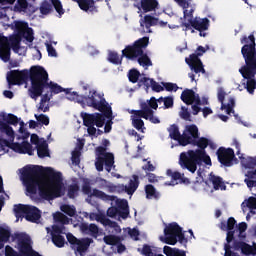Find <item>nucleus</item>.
I'll list each match as a JSON object with an SVG mask.
<instances>
[{
    "label": "nucleus",
    "instance_id": "nucleus-35",
    "mask_svg": "<svg viewBox=\"0 0 256 256\" xmlns=\"http://www.w3.org/2000/svg\"><path fill=\"white\" fill-rule=\"evenodd\" d=\"M53 217H54V222H57L60 226H65V224H69L70 222L69 216H66L63 210L62 212L60 211L54 212Z\"/></svg>",
    "mask_w": 256,
    "mask_h": 256
},
{
    "label": "nucleus",
    "instance_id": "nucleus-8",
    "mask_svg": "<svg viewBox=\"0 0 256 256\" xmlns=\"http://www.w3.org/2000/svg\"><path fill=\"white\" fill-rule=\"evenodd\" d=\"M110 146V140L108 138H103L102 146H97L96 148V160L95 166L98 172H103L104 164L107 172H111L114 164H115V156L113 152H107V148Z\"/></svg>",
    "mask_w": 256,
    "mask_h": 256
},
{
    "label": "nucleus",
    "instance_id": "nucleus-17",
    "mask_svg": "<svg viewBox=\"0 0 256 256\" xmlns=\"http://www.w3.org/2000/svg\"><path fill=\"white\" fill-rule=\"evenodd\" d=\"M147 46H149V37L144 36L143 38H139V48L141 52L138 56V63L140 66H153L151 58L144 52V48H147Z\"/></svg>",
    "mask_w": 256,
    "mask_h": 256
},
{
    "label": "nucleus",
    "instance_id": "nucleus-47",
    "mask_svg": "<svg viewBox=\"0 0 256 256\" xmlns=\"http://www.w3.org/2000/svg\"><path fill=\"white\" fill-rule=\"evenodd\" d=\"M247 82H246V90L249 92V94H254L255 90H256V80L254 78V76H250V78H246Z\"/></svg>",
    "mask_w": 256,
    "mask_h": 256
},
{
    "label": "nucleus",
    "instance_id": "nucleus-36",
    "mask_svg": "<svg viewBox=\"0 0 256 256\" xmlns=\"http://www.w3.org/2000/svg\"><path fill=\"white\" fill-rule=\"evenodd\" d=\"M146 198H160L161 194L157 191V188L150 182L145 185Z\"/></svg>",
    "mask_w": 256,
    "mask_h": 256
},
{
    "label": "nucleus",
    "instance_id": "nucleus-4",
    "mask_svg": "<svg viewBox=\"0 0 256 256\" xmlns=\"http://www.w3.org/2000/svg\"><path fill=\"white\" fill-rule=\"evenodd\" d=\"M242 46V56L246 62V66L240 68V74H242L243 78H251V76H255L256 71V39L254 34H250V36H243L241 38Z\"/></svg>",
    "mask_w": 256,
    "mask_h": 256
},
{
    "label": "nucleus",
    "instance_id": "nucleus-6",
    "mask_svg": "<svg viewBox=\"0 0 256 256\" xmlns=\"http://www.w3.org/2000/svg\"><path fill=\"white\" fill-rule=\"evenodd\" d=\"M93 193L104 200L105 202H110L115 200V206H110L107 209V216L114 218L115 216L119 215L121 218H128L130 210H129V203L127 198H118L114 194H107L103 190H94Z\"/></svg>",
    "mask_w": 256,
    "mask_h": 256
},
{
    "label": "nucleus",
    "instance_id": "nucleus-45",
    "mask_svg": "<svg viewBox=\"0 0 256 256\" xmlns=\"http://www.w3.org/2000/svg\"><path fill=\"white\" fill-rule=\"evenodd\" d=\"M108 60L109 62H111L112 64H122L123 62V51H122V56L120 58L118 52H109L108 54Z\"/></svg>",
    "mask_w": 256,
    "mask_h": 256
},
{
    "label": "nucleus",
    "instance_id": "nucleus-3",
    "mask_svg": "<svg viewBox=\"0 0 256 256\" xmlns=\"http://www.w3.org/2000/svg\"><path fill=\"white\" fill-rule=\"evenodd\" d=\"M30 78L31 86L28 90L30 98L37 100L48 88L49 74L43 66H31L29 70H10L7 81L10 85L25 84Z\"/></svg>",
    "mask_w": 256,
    "mask_h": 256
},
{
    "label": "nucleus",
    "instance_id": "nucleus-38",
    "mask_svg": "<svg viewBox=\"0 0 256 256\" xmlns=\"http://www.w3.org/2000/svg\"><path fill=\"white\" fill-rule=\"evenodd\" d=\"M147 102H141L140 103V110H132V113L134 114V116L138 117V118H145L147 120Z\"/></svg>",
    "mask_w": 256,
    "mask_h": 256
},
{
    "label": "nucleus",
    "instance_id": "nucleus-43",
    "mask_svg": "<svg viewBox=\"0 0 256 256\" xmlns=\"http://www.w3.org/2000/svg\"><path fill=\"white\" fill-rule=\"evenodd\" d=\"M51 2L52 8L54 7V10L58 13V17L62 18L65 14V8L63 7L61 0H51Z\"/></svg>",
    "mask_w": 256,
    "mask_h": 256
},
{
    "label": "nucleus",
    "instance_id": "nucleus-58",
    "mask_svg": "<svg viewBox=\"0 0 256 256\" xmlns=\"http://www.w3.org/2000/svg\"><path fill=\"white\" fill-rule=\"evenodd\" d=\"M184 18H189L188 20V23H185L184 26L186 28H191V24H190V20H195V18H193V14H194V8H191L189 11H188V8H184Z\"/></svg>",
    "mask_w": 256,
    "mask_h": 256
},
{
    "label": "nucleus",
    "instance_id": "nucleus-12",
    "mask_svg": "<svg viewBox=\"0 0 256 256\" xmlns=\"http://www.w3.org/2000/svg\"><path fill=\"white\" fill-rule=\"evenodd\" d=\"M205 52L206 48H204V46H198L193 54H190L188 58H185L186 64H188L191 70H194L195 74H199L200 72H202V74L206 73L204 64L200 58Z\"/></svg>",
    "mask_w": 256,
    "mask_h": 256
},
{
    "label": "nucleus",
    "instance_id": "nucleus-51",
    "mask_svg": "<svg viewBox=\"0 0 256 256\" xmlns=\"http://www.w3.org/2000/svg\"><path fill=\"white\" fill-rule=\"evenodd\" d=\"M142 255H144V256H165L164 254H155V252H153V248H151L150 244H143Z\"/></svg>",
    "mask_w": 256,
    "mask_h": 256
},
{
    "label": "nucleus",
    "instance_id": "nucleus-40",
    "mask_svg": "<svg viewBox=\"0 0 256 256\" xmlns=\"http://www.w3.org/2000/svg\"><path fill=\"white\" fill-rule=\"evenodd\" d=\"M3 121L7 126H10V124H13L14 126H17L19 123V118L15 114H3L2 115Z\"/></svg>",
    "mask_w": 256,
    "mask_h": 256
},
{
    "label": "nucleus",
    "instance_id": "nucleus-63",
    "mask_svg": "<svg viewBox=\"0 0 256 256\" xmlns=\"http://www.w3.org/2000/svg\"><path fill=\"white\" fill-rule=\"evenodd\" d=\"M108 192H124V184H110L108 186Z\"/></svg>",
    "mask_w": 256,
    "mask_h": 256
},
{
    "label": "nucleus",
    "instance_id": "nucleus-30",
    "mask_svg": "<svg viewBox=\"0 0 256 256\" xmlns=\"http://www.w3.org/2000/svg\"><path fill=\"white\" fill-rule=\"evenodd\" d=\"M210 181L212 182L215 190H226L227 186L222 178V176H216L215 174H210Z\"/></svg>",
    "mask_w": 256,
    "mask_h": 256
},
{
    "label": "nucleus",
    "instance_id": "nucleus-23",
    "mask_svg": "<svg viewBox=\"0 0 256 256\" xmlns=\"http://www.w3.org/2000/svg\"><path fill=\"white\" fill-rule=\"evenodd\" d=\"M189 22L191 27L194 28V30H198V32L200 33V36H203V32L208 30L210 26L209 18H202V19L194 18V20H189Z\"/></svg>",
    "mask_w": 256,
    "mask_h": 256
},
{
    "label": "nucleus",
    "instance_id": "nucleus-5",
    "mask_svg": "<svg viewBox=\"0 0 256 256\" xmlns=\"http://www.w3.org/2000/svg\"><path fill=\"white\" fill-rule=\"evenodd\" d=\"M0 130L12 139L10 142V140H7L6 138H0V149L3 150V152H8V147L19 154H29L30 156L34 154L33 146L28 140H23L21 143L14 142L15 132L12 126H8L5 122H2V120H0Z\"/></svg>",
    "mask_w": 256,
    "mask_h": 256
},
{
    "label": "nucleus",
    "instance_id": "nucleus-62",
    "mask_svg": "<svg viewBox=\"0 0 256 256\" xmlns=\"http://www.w3.org/2000/svg\"><path fill=\"white\" fill-rule=\"evenodd\" d=\"M11 47L14 52H19L20 50V40L17 36H11L10 38Z\"/></svg>",
    "mask_w": 256,
    "mask_h": 256
},
{
    "label": "nucleus",
    "instance_id": "nucleus-10",
    "mask_svg": "<svg viewBox=\"0 0 256 256\" xmlns=\"http://www.w3.org/2000/svg\"><path fill=\"white\" fill-rule=\"evenodd\" d=\"M81 116L83 118L84 126H87V132L90 136H95L97 134V128L95 126H104L106 118L104 114L100 112H94L89 114L88 112H82Z\"/></svg>",
    "mask_w": 256,
    "mask_h": 256
},
{
    "label": "nucleus",
    "instance_id": "nucleus-54",
    "mask_svg": "<svg viewBox=\"0 0 256 256\" xmlns=\"http://www.w3.org/2000/svg\"><path fill=\"white\" fill-rule=\"evenodd\" d=\"M146 120H150V122H152L153 124H159V122H161V120H159V118L157 116H155L154 110H151V108H149V104H147Z\"/></svg>",
    "mask_w": 256,
    "mask_h": 256
},
{
    "label": "nucleus",
    "instance_id": "nucleus-31",
    "mask_svg": "<svg viewBox=\"0 0 256 256\" xmlns=\"http://www.w3.org/2000/svg\"><path fill=\"white\" fill-rule=\"evenodd\" d=\"M163 253L166 256H187L186 250H180V248H172V246H164Z\"/></svg>",
    "mask_w": 256,
    "mask_h": 256
},
{
    "label": "nucleus",
    "instance_id": "nucleus-29",
    "mask_svg": "<svg viewBox=\"0 0 256 256\" xmlns=\"http://www.w3.org/2000/svg\"><path fill=\"white\" fill-rule=\"evenodd\" d=\"M181 100L188 105H192L195 101V90L190 88H185V90L182 91L181 94Z\"/></svg>",
    "mask_w": 256,
    "mask_h": 256
},
{
    "label": "nucleus",
    "instance_id": "nucleus-39",
    "mask_svg": "<svg viewBox=\"0 0 256 256\" xmlns=\"http://www.w3.org/2000/svg\"><path fill=\"white\" fill-rule=\"evenodd\" d=\"M53 12V4L52 2H48V0H43V2L40 4V14H43L44 16H47L48 14H51Z\"/></svg>",
    "mask_w": 256,
    "mask_h": 256
},
{
    "label": "nucleus",
    "instance_id": "nucleus-44",
    "mask_svg": "<svg viewBox=\"0 0 256 256\" xmlns=\"http://www.w3.org/2000/svg\"><path fill=\"white\" fill-rule=\"evenodd\" d=\"M201 104H202L201 98H200L199 94H197L195 92V99H194V102L192 104V113L194 115H197V114H199V112H201Z\"/></svg>",
    "mask_w": 256,
    "mask_h": 256
},
{
    "label": "nucleus",
    "instance_id": "nucleus-16",
    "mask_svg": "<svg viewBox=\"0 0 256 256\" xmlns=\"http://www.w3.org/2000/svg\"><path fill=\"white\" fill-rule=\"evenodd\" d=\"M218 160L224 166H232L233 160L235 158V153L233 148H225L220 146L217 150Z\"/></svg>",
    "mask_w": 256,
    "mask_h": 256
},
{
    "label": "nucleus",
    "instance_id": "nucleus-52",
    "mask_svg": "<svg viewBox=\"0 0 256 256\" xmlns=\"http://www.w3.org/2000/svg\"><path fill=\"white\" fill-rule=\"evenodd\" d=\"M139 76H141V72L139 70L133 68L132 70H129L128 72V78L129 81L135 84L139 80Z\"/></svg>",
    "mask_w": 256,
    "mask_h": 256
},
{
    "label": "nucleus",
    "instance_id": "nucleus-53",
    "mask_svg": "<svg viewBox=\"0 0 256 256\" xmlns=\"http://www.w3.org/2000/svg\"><path fill=\"white\" fill-rule=\"evenodd\" d=\"M25 24H26L27 26H25V29H24V38H25L28 42H33V40H34V31H33V28H30V27H29L28 22H25Z\"/></svg>",
    "mask_w": 256,
    "mask_h": 256
},
{
    "label": "nucleus",
    "instance_id": "nucleus-24",
    "mask_svg": "<svg viewBox=\"0 0 256 256\" xmlns=\"http://www.w3.org/2000/svg\"><path fill=\"white\" fill-rule=\"evenodd\" d=\"M101 0H97L100 2ZM77 2L79 8L84 10V12H91V14H95L98 12V7L95 4V0H74Z\"/></svg>",
    "mask_w": 256,
    "mask_h": 256
},
{
    "label": "nucleus",
    "instance_id": "nucleus-46",
    "mask_svg": "<svg viewBox=\"0 0 256 256\" xmlns=\"http://www.w3.org/2000/svg\"><path fill=\"white\" fill-rule=\"evenodd\" d=\"M28 6H29L28 0H17L16 4L14 6V10L16 12H26Z\"/></svg>",
    "mask_w": 256,
    "mask_h": 256
},
{
    "label": "nucleus",
    "instance_id": "nucleus-34",
    "mask_svg": "<svg viewBox=\"0 0 256 256\" xmlns=\"http://www.w3.org/2000/svg\"><path fill=\"white\" fill-rule=\"evenodd\" d=\"M159 6L158 0H141V8L144 12H152Z\"/></svg>",
    "mask_w": 256,
    "mask_h": 256
},
{
    "label": "nucleus",
    "instance_id": "nucleus-22",
    "mask_svg": "<svg viewBox=\"0 0 256 256\" xmlns=\"http://www.w3.org/2000/svg\"><path fill=\"white\" fill-rule=\"evenodd\" d=\"M103 241L106 245H118V253H124V251H126L125 244H121V238L120 236H116V234H107V236L103 237Z\"/></svg>",
    "mask_w": 256,
    "mask_h": 256
},
{
    "label": "nucleus",
    "instance_id": "nucleus-7",
    "mask_svg": "<svg viewBox=\"0 0 256 256\" xmlns=\"http://www.w3.org/2000/svg\"><path fill=\"white\" fill-rule=\"evenodd\" d=\"M90 96H79L78 102H86L87 106H91L96 110H99L100 114H103L104 118H112L113 110L109 102H107L104 94H100L97 90H90Z\"/></svg>",
    "mask_w": 256,
    "mask_h": 256
},
{
    "label": "nucleus",
    "instance_id": "nucleus-21",
    "mask_svg": "<svg viewBox=\"0 0 256 256\" xmlns=\"http://www.w3.org/2000/svg\"><path fill=\"white\" fill-rule=\"evenodd\" d=\"M0 58L4 62H9L11 58V46L9 38L0 34Z\"/></svg>",
    "mask_w": 256,
    "mask_h": 256
},
{
    "label": "nucleus",
    "instance_id": "nucleus-13",
    "mask_svg": "<svg viewBox=\"0 0 256 256\" xmlns=\"http://www.w3.org/2000/svg\"><path fill=\"white\" fill-rule=\"evenodd\" d=\"M19 240L20 253L25 256H43L39 254L37 250H33V246L30 244V238L28 236H24V234H20V232H15L12 234V241Z\"/></svg>",
    "mask_w": 256,
    "mask_h": 256
},
{
    "label": "nucleus",
    "instance_id": "nucleus-14",
    "mask_svg": "<svg viewBox=\"0 0 256 256\" xmlns=\"http://www.w3.org/2000/svg\"><path fill=\"white\" fill-rule=\"evenodd\" d=\"M178 231V222H170V224L164 228L165 237L162 238V241L166 243V247H168L167 245H176V243H178Z\"/></svg>",
    "mask_w": 256,
    "mask_h": 256
},
{
    "label": "nucleus",
    "instance_id": "nucleus-2",
    "mask_svg": "<svg viewBox=\"0 0 256 256\" xmlns=\"http://www.w3.org/2000/svg\"><path fill=\"white\" fill-rule=\"evenodd\" d=\"M189 130L193 136V146H198V148L181 152L179 164L181 168H187V170L194 173L197 170V166L203 164V162L207 165L212 164L211 157L207 154L206 148L209 146L212 150H216L217 144L206 136L200 137L199 128L196 124H192Z\"/></svg>",
    "mask_w": 256,
    "mask_h": 256
},
{
    "label": "nucleus",
    "instance_id": "nucleus-26",
    "mask_svg": "<svg viewBox=\"0 0 256 256\" xmlns=\"http://www.w3.org/2000/svg\"><path fill=\"white\" fill-rule=\"evenodd\" d=\"M11 237V228L0 226V249H4L5 243H9Z\"/></svg>",
    "mask_w": 256,
    "mask_h": 256
},
{
    "label": "nucleus",
    "instance_id": "nucleus-20",
    "mask_svg": "<svg viewBox=\"0 0 256 256\" xmlns=\"http://www.w3.org/2000/svg\"><path fill=\"white\" fill-rule=\"evenodd\" d=\"M80 231L83 235H90L93 239H98L101 235L98 224H95L94 222H91L90 224L89 222H81Z\"/></svg>",
    "mask_w": 256,
    "mask_h": 256
},
{
    "label": "nucleus",
    "instance_id": "nucleus-11",
    "mask_svg": "<svg viewBox=\"0 0 256 256\" xmlns=\"http://www.w3.org/2000/svg\"><path fill=\"white\" fill-rule=\"evenodd\" d=\"M192 124L186 126L184 132L181 134L179 126L177 124H171L168 128L169 137L173 140H177L181 146H187L192 144L194 146V136L190 132V127Z\"/></svg>",
    "mask_w": 256,
    "mask_h": 256
},
{
    "label": "nucleus",
    "instance_id": "nucleus-25",
    "mask_svg": "<svg viewBox=\"0 0 256 256\" xmlns=\"http://www.w3.org/2000/svg\"><path fill=\"white\" fill-rule=\"evenodd\" d=\"M140 180L138 174H132V178L129 180V184H123V192H127V194H134V192L139 188Z\"/></svg>",
    "mask_w": 256,
    "mask_h": 256
},
{
    "label": "nucleus",
    "instance_id": "nucleus-28",
    "mask_svg": "<svg viewBox=\"0 0 256 256\" xmlns=\"http://www.w3.org/2000/svg\"><path fill=\"white\" fill-rule=\"evenodd\" d=\"M91 243H94L93 238H82V240H79L77 238V251L82 255V253H86L88 251Z\"/></svg>",
    "mask_w": 256,
    "mask_h": 256
},
{
    "label": "nucleus",
    "instance_id": "nucleus-64",
    "mask_svg": "<svg viewBox=\"0 0 256 256\" xmlns=\"http://www.w3.org/2000/svg\"><path fill=\"white\" fill-rule=\"evenodd\" d=\"M78 190H79L78 184H70V186L68 187L69 198H75Z\"/></svg>",
    "mask_w": 256,
    "mask_h": 256
},
{
    "label": "nucleus",
    "instance_id": "nucleus-37",
    "mask_svg": "<svg viewBox=\"0 0 256 256\" xmlns=\"http://www.w3.org/2000/svg\"><path fill=\"white\" fill-rule=\"evenodd\" d=\"M242 255L255 256L256 255V244L251 246V244H248V242H244V240H242Z\"/></svg>",
    "mask_w": 256,
    "mask_h": 256
},
{
    "label": "nucleus",
    "instance_id": "nucleus-9",
    "mask_svg": "<svg viewBox=\"0 0 256 256\" xmlns=\"http://www.w3.org/2000/svg\"><path fill=\"white\" fill-rule=\"evenodd\" d=\"M13 210L17 220L25 216L26 220H30V222H38L41 218V210L37 206L30 204H14Z\"/></svg>",
    "mask_w": 256,
    "mask_h": 256
},
{
    "label": "nucleus",
    "instance_id": "nucleus-56",
    "mask_svg": "<svg viewBox=\"0 0 256 256\" xmlns=\"http://www.w3.org/2000/svg\"><path fill=\"white\" fill-rule=\"evenodd\" d=\"M61 210L65 213L66 216L67 214L68 216H75L77 212L75 206H71L70 204H62Z\"/></svg>",
    "mask_w": 256,
    "mask_h": 256
},
{
    "label": "nucleus",
    "instance_id": "nucleus-57",
    "mask_svg": "<svg viewBox=\"0 0 256 256\" xmlns=\"http://www.w3.org/2000/svg\"><path fill=\"white\" fill-rule=\"evenodd\" d=\"M177 241H179L181 245H186V243H188V240L183 232V228L180 226V224H178Z\"/></svg>",
    "mask_w": 256,
    "mask_h": 256
},
{
    "label": "nucleus",
    "instance_id": "nucleus-33",
    "mask_svg": "<svg viewBox=\"0 0 256 256\" xmlns=\"http://www.w3.org/2000/svg\"><path fill=\"white\" fill-rule=\"evenodd\" d=\"M246 178H244V182H246V185L248 188H253L256 186V168L253 170H248L245 173Z\"/></svg>",
    "mask_w": 256,
    "mask_h": 256
},
{
    "label": "nucleus",
    "instance_id": "nucleus-50",
    "mask_svg": "<svg viewBox=\"0 0 256 256\" xmlns=\"http://www.w3.org/2000/svg\"><path fill=\"white\" fill-rule=\"evenodd\" d=\"M132 124H133L134 128H136V130H142V132H143V128L145 127V122L143 119L138 118L137 116H135V114H133Z\"/></svg>",
    "mask_w": 256,
    "mask_h": 256
},
{
    "label": "nucleus",
    "instance_id": "nucleus-60",
    "mask_svg": "<svg viewBox=\"0 0 256 256\" xmlns=\"http://www.w3.org/2000/svg\"><path fill=\"white\" fill-rule=\"evenodd\" d=\"M159 22V18H155V16H151V15H146L144 16V23L146 24V26H155L156 24H158Z\"/></svg>",
    "mask_w": 256,
    "mask_h": 256
},
{
    "label": "nucleus",
    "instance_id": "nucleus-48",
    "mask_svg": "<svg viewBox=\"0 0 256 256\" xmlns=\"http://www.w3.org/2000/svg\"><path fill=\"white\" fill-rule=\"evenodd\" d=\"M64 231H65V226H60L58 222H56V224H53L52 232H51L52 243H54V237H57L59 233H64Z\"/></svg>",
    "mask_w": 256,
    "mask_h": 256
},
{
    "label": "nucleus",
    "instance_id": "nucleus-1",
    "mask_svg": "<svg viewBox=\"0 0 256 256\" xmlns=\"http://www.w3.org/2000/svg\"><path fill=\"white\" fill-rule=\"evenodd\" d=\"M21 178L30 194H37L38 190L40 197L45 200H53L61 196L62 172H55L51 167L24 166Z\"/></svg>",
    "mask_w": 256,
    "mask_h": 256
},
{
    "label": "nucleus",
    "instance_id": "nucleus-32",
    "mask_svg": "<svg viewBox=\"0 0 256 256\" xmlns=\"http://www.w3.org/2000/svg\"><path fill=\"white\" fill-rule=\"evenodd\" d=\"M45 156H50L48 143L46 142L45 138H39L38 157L45 158Z\"/></svg>",
    "mask_w": 256,
    "mask_h": 256
},
{
    "label": "nucleus",
    "instance_id": "nucleus-61",
    "mask_svg": "<svg viewBox=\"0 0 256 256\" xmlns=\"http://www.w3.org/2000/svg\"><path fill=\"white\" fill-rule=\"evenodd\" d=\"M35 118L40 124H44L45 126H48L50 124V118L47 116V114H35Z\"/></svg>",
    "mask_w": 256,
    "mask_h": 256
},
{
    "label": "nucleus",
    "instance_id": "nucleus-41",
    "mask_svg": "<svg viewBox=\"0 0 256 256\" xmlns=\"http://www.w3.org/2000/svg\"><path fill=\"white\" fill-rule=\"evenodd\" d=\"M17 241H18V247H19V252L20 253L17 252V250H14L13 246H10V244H7L5 246V256H26L20 250L19 238H17Z\"/></svg>",
    "mask_w": 256,
    "mask_h": 256
},
{
    "label": "nucleus",
    "instance_id": "nucleus-27",
    "mask_svg": "<svg viewBox=\"0 0 256 256\" xmlns=\"http://www.w3.org/2000/svg\"><path fill=\"white\" fill-rule=\"evenodd\" d=\"M43 92H45L43 94ZM42 92V96H41V100H40V105L38 106V110H42L43 112H49L50 110V106L49 104H46V102H50L51 100V91L50 88H46V90H44ZM46 104V106H45Z\"/></svg>",
    "mask_w": 256,
    "mask_h": 256
},
{
    "label": "nucleus",
    "instance_id": "nucleus-49",
    "mask_svg": "<svg viewBox=\"0 0 256 256\" xmlns=\"http://www.w3.org/2000/svg\"><path fill=\"white\" fill-rule=\"evenodd\" d=\"M26 26H27L26 22H22V21L18 20L14 24V29L18 34H20L21 36H23L25 38Z\"/></svg>",
    "mask_w": 256,
    "mask_h": 256
},
{
    "label": "nucleus",
    "instance_id": "nucleus-18",
    "mask_svg": "<svg viewBox=\"0 0 256 256\" xmlns=\"http://www.w3.org/2000/svg\"><path fill=\"white\" fill-rule=\"evenodd\" d=\"M139 54H141L140 38L135 40L133 44H128V46L122 50V56H125L128 60L138 59L139 61Z\"/></svg>",
    "mask_w": 256,
    "mask_h": 256
},
{
    "label": "nucleus",
    "instance_id": "nucleus-59",
    "mask_svg": "<svg viewBox=\"0 0 256 256\" xmlns=\"http://www.w3.org/2000/svg\"><path fill=\"white\" fill-rule=\"evenodd\" d=\"M53 243L56 247H64L65 245V236L63 234H57L56 236L53 237Z\"/></svg>",
    "mask_w": 256,
    "mask_h": 256
},
{
    "label": "nucleus",
    "instance_id": "nucleus-55",
    "mask_svg": "<svg viewBox=\"0 0 256 256\" xmlns=\"http://www.w3.org/2000/svg\"><path fill=\"white\" fill-rule=\"evenodd\" d=\"M95 190H99V188H93L92 190L90 182H84V184L82 185V192L84 194H87L88 196H96V194H94Z\"/></svg>",
    "mask_w": 256,
    "mask_h": 256
},
{
    "label": "nucleus",
    "instance_id": "nucleus-15",
    "mask_svg": "<svg viewBox=\"0 0 256 256\" xmlns=\"http://www.w3.org/2000/svg\"><path fill=\"white\" fill-rule=\"evenodd\" d=\"M47 88L50 90V98H53V94H60V92H65L68 100H79L80 98L78 92H71L70 88H63V86L52 80H50V82L48 80Z\"/></svg>",
    "mask_w": 256,
    "mask_h": 256
},
{
    "label": "nucleus",
    "instance_id": "nucleus-42",
    "mask_svg": "<svg viewBox=\"0 0 256 256\" xmlns=\"http://www.w3.org/2000/svg\"><path fill=\"white\" fill-rule=\"evenodd\" d=\"M95 218L96 220H100L103 224H106L113 228H116L117 226H119L118 222H116L115 220H111V218H106L104 214H96Z\"/></svg>",
    "mask_w": 256,
    "mask_h": 256
},
{
    "label": "nucleus",
    "instance_id": "nucleus-19",
    "mask_svg": "<svg viewBox=\"0 0 256 256\" xmlns=\"http://www.w3.org/2000/svg\"><path fill=\"white\" fill-rule=\"evenodd\" d=\"M227 92H225L224 88L220 86L218 88V101L221 103L222 110H226L227 114H231V112H235V98L230 96L228 99V104H225V98H226Z\"/></svg>",
    "mask_w": 256,
    "mask_h": 256
}]
</instances>
